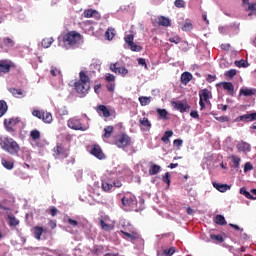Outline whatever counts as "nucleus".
Segmentation results:
<instances>
[{"label":"nucleus","mask_w":256,"mask_h":256,"mask_svg":"<svg viewBox=\"0 0 256 256\" xmlns=\"http://www.w3.org/2000/svg\"><path fill=\"white\" fill-rule=\"evenodd\" d=\"M74 89L78 95L85 97L91 89V78L87 75V71L81 70L79 72V80L74 83Z\"/></svg>","instance_id":"obj_1"},{"label":"nucleus","mask_w":256,"mask_h":256,"mask_svg":"<svg viewBox=\"0 0 256 256\" xmlns=\"http://www.w3.org/2000/svg\"><path fill=\"white\" fill-rule=\"evenodd\" d=\"M0 147L3 151L9 153V155H19V151H21L19 143L9 136L0 137Z\"/></svg>","instance_id":"obj_2"},{"label":"nucleus","mask_w":256,"mask_h":256,"mask_svg":"<svg viewBox=\"0 0 256 256\" xmlns=\"http://www.w3.org/2000/svg\"><path fill=\"white\" fill-rule=\"evenodd\" d=\"M82 39H83V36H81V33L77 31H70L64 34L63 43L66 49H71V47H75V45H79Z\"/></svg>","instance_id":"obj_3"},{"label":"nucleus","mask_w":256,"mask_h":256,"mask_svg":"<svg viewBox=\"0 0 256 256\" xmlns=\"http://www.w3.org/2000/svg\"><path fill=\"white\" fill-rule=\"evenodd\" d=\"M114 145H116L118 149H126V147L133 145V140L127 133H120L115 137Z\"/></svg>","instance_id":"obj_4"},{"label":"nucleus","mask_w":256,"mask_h":256,"mask_svg":"<svg viewBox=\"0 0 256 256\" xmlns=\"http://www.w3.org/2000/svg\"><path fill=\"white\" fill-rule=\"evenodd\" d=\"M124 41L126 45H128L129 49L132 50L133 52L139 53V51L143 50V47L140 45H137L135 41V35L133 33L127 34L124 37Z\"/></svg>","instance_id":"obj_5"},{"label":"nucleus","mask_w":256,"mask_h":256,"mask_svg":"<svg viewBox=\"0 0 256 256\" xmlns=\"http://www.w3.org/2000/svg\"><path fill=\"white\" fill-rule=\"evenodd\" d=\"M53 151L56 159H67L69 157V149L61 143H58Z\"/></svg>","instance_id":"obj_6"},{"label":"nucleus","mask_w":256,"mask_h":256,"mask_svg":"<svg viewBox=\"0 0 256 256\" xmlns=\"http://www.w3.org/2000/svg\"><path fill=\"white\" fill-rule=\"evenodd\" d=\"M21 123V118L16 117V118H10V119H5L4 120V127L8 133H15V126L19 125Z\"/></svg>","instance_id":"obj_7"},{"label":"nucleus","mask_w":256,"mask_h":256,"mask_svg":"<svg viewBox=\"0 0 256 256\" xmlns=\"http://www.w3.org/2000/svg\"><path fill=\"white\" fill-rule=\"evenodd\" d=\"M15 67H17L15 62L9 59L0 60V73H9V71L15 69Z\"/></svg>","instance_id":"obj_8"},{"label":"nucleus","mask_w":256,"mask_h":256,"mask_svg":"<svg viewBox=\"0 0 256 256\" xmlns=\"http://www.w3.org/2000/svg\"><path fill=\"white\" fill-rule=\"evenodd\" d=\"M68 127L74 131H87V127L83 126L80 119L71 118L68 120Z\"/></svg>","instance_id":"obj_9"},{"label":"nucleus","mask_w":256,"mask_h":256,"mask_svg":"<svg viewBox=\"0 0 256 256\" xmlns=\"http://www.w3.org/2000/svg\"><path fill=\"white\" fill-rule=\"evenodd\" d=\"M172 106L176 111H180V113H189V109H191V106L187 101H172Z\"/></svg>","instance_id":"obj_10"},{"label":"nucleus","mask_w":256,"mask_h":256,"mask_svg":"<svg viewBox=\"0 0 256 256\" xmlns=\"http://www.w3.org/2000/svg\"><path fill=\"white\" fill-rule=\"evenodd\" d=\"M110 71L116 73L117 75H121L122 77H126L129 73L127 68L119 65V62L110 64Z\"/></svg>","instance_id":"obj_11"},{"label":"nucleus","mask_w":256,"mask_h":256,"mask_svg":"<svg viewBox=\"0 0 256 256\" xmlns=\"http://www.w3.org/2000/svg\"><path fill=\"white\" fill-rule=\"evenodd\" d=\"M122 205L123 207H125L126 209H131L133 207H135V196L131 195V194H126L122 199Z\"/></svg>","instance_id":"obj_12"},{"label":"nucleus","mask_w":256,"mask_h":256,"mask_svg":"<svg viewBox=\"0 0 256 256\" xmlns=\"http://www.w3.org/2000/svg\"><path fill=\"white\" fill-rule=\"evenodd\" d=\"M83 15L86 19H91V17L96 19V21H99V19H101V14L97 10H93V9L85 10Z\"/></svg>","instance_id":"obj_13"},{"label":"nucleus","mask_w":256,"mask_h":256,"mask_svg":"<svg viewBox=\"0 0 256 256\" xmlns=\"http://www.w3.org/2000/svg\"><path fill=\"white\" fill-rule=\"evenodd\" d=\"M91 154L94 155L97 159H105V154L103 153V150H101V146L94 145L91 149Z\"/></svg>","instance_id":"obj_14"},{"label":"nucleus","mask_w":256,"mask_h":256,"mask_svg":"<svg viewBox=\"0 0 256 256\" xmlns=\"http://www.w3.org/2000/svg\"><path fill=\"white\" fill-rule=\"evenodd\" d=\"M237 150L239 153H249V151H251V144L245 141H240L237 144Z\"/></svg>","instance_id":"obj_15"},{"label":"nucleus","mask_w":256,"mask_h":256,"mask_svg":"<svg viewBox=\"0 0 256 256\" xmlns=\"http://www.w3.org/2000/svg\"><path fill=\"white\" fill-rule=\"evenodd\" d=\"M253 97V95H256V89L255 88H241L239 92V97Z\"/></svg>","instance_id":"obj_16"},{"label":"nucleus","mask_w":256,"mask_h":256,"mask_svg":"<svg viewBox=\"0 0 256 256\" xmlns=\"http://www.w3.org/2000/svg\"><path fill=\"white\" fill-rule=\"evenodd\" d=\"M222 87L232 97H233V95H235V86H233V83H231V82H222Z\"/></svg>","instance_id":"obj_17"},{"label":"nucleus","mask_w":256,"mask_h":256,"mask_svg":"<svg viewBox=\"0 0 256 256\" xmlns=\"http://www.w3.org/2000/svg\"><path fill=\"white\" fill-rule=\"evenodd\" d=\"M213 188L217 189V191H219L220 193H225L226 191H229V189H231V186L227 185V184H219L216 182H213Z\"/></svg>","instance_id":"obj_18"},{"label":"nucleus","mask_w":256,"mask_h":256,"mask_svg":"<svg viewBox=\"0 0 256 256\" xmlns=\"http://www.w3.org/2000/svg\"><path fill=\"white\" fill-rule=\"evenodd\" d=\"M139 123L144 131H150L151 130V121H149V118H140Z\"/></svg>","instance_id":"obj_19"},{"label":"nucleus","mask_w":256,"mask_h":256,"mask_svg":"<svg viewBox=\"0 0 256 256\" xmlns=\"http://www.w3.org/2000/svg\"><path fill=\"white\" fill-rule=\"evenodd\" d=\"M97 113H102L103 117L106 119L111 117V111L107 109V106L105 105H99L96 109Z\"/></svg>","instance_id":"obj_20"},{"label":"nucleus","mask_w":256,"mask_h":256,"mask_svg":"<svg viewBox=\"0 0 256 256\" xmlns=\"http://www.w3.org/2000/svg\"><path fill=\"white\" fill-rule=\"evenodd\" d=\"M159 27H171V20L165 16L158 17Z\"/></svg>","instance_id":"obj_21"},{"label":"nucleus","mask_w":256,"mask_h":256,"mask_svg":"<svg viewBox=\"0 0 256 256\" xmlns=\"http://www.w3.org/2000/svg\"><path fill=\"white\" fill-rule=\"evenodd\" d=\"M244 5H248L246 11H251L249 15H256V3H249V0H242Z\"/></svg>","instance_id":"obj_22"},{"label":"nucleus","mask_w":256,"mask_h":256,"mask_svg":"<svg viewBox=\"0 0 256 256\" xmlns=\"http://www.w3.org/2000/svg\"><path fill=\"white\" fill-rule=\"evenodd\" d=\"M191 79H193V75L191 73L183 72L181 74V83L183 85H187L191 81Z\"/></svg>","instance_id":"obj_23"},{"label":"nucleus","mask_w":256,"mask_h":256,"mask_svg":"<svg viewBox=\"0 0 256 256\" xmlns=\"http://www.w3.org/2000/svg\"><path fill=\"white\" fill-rule=\"evenodd\" d=\"M7 219L9 227H17V225H19V219H17L15 216L9 214Z\"/></svg>","instance_id":"obj_24"},{"label":"nucleus","mask_w":256,"mask_h":256,"mask_svg":"<svg viewBox=\"0 0 256 256\" xmlns=\"http://www.w3.org/2000/svg\"><path fill=\"white\" fill-rule=\"evenodd\" d=\"M33 231H34V237L35 239H37L38 241H41V235H43V227L41 226H35L33 228Z\"/></svg>","instance_id":"obj_25"},{"label":"nucleus","mask_w":256,"mask_h":256,"mask_svg":"<svg viewBox=\"0 0 256 256\" xmlns=\"http://www.w3.org/2000/svg\"><path fill=\"white\" fill-rule=\"evenodd\" d=\"M9 110V106L5 100H0V118L7 113Z\"/></svg>","instance_id":"obj_26"},{"label":"nucleus","mask_w":256,"mask_h":256,"mask_svg":"<svg viewBox=\"0 0 256 256\" xmlns=\"http://www.w3.org/2000/svg\"><path fill=\"white\" fill-rule=\"evenodd\" d=\"M240 121H256V112L251 114L242 115L239 117Z\"/></svg>","instance_id":"obj_27"},{"label":"nucleus","mask_w":256,"mask_h":256,"mask_svg":"<svg viewBox=\"0 0 256 256\" xmlns=\"http://www.w3.org/2000/svg\"><path fill=\"white\" fill-rule=\"evenodd\" d=\"M9 93L13 95V97L21 98L23 97V90L16 88H8Z\"/></svg>","instance_id":"obj_28"},{"label":"nucleus","mask_w":256,"mask_h":256,"mask_svg":"<svg viewBox=\"0 0 256 256\" xmlns=\"http://www.w3.org/2000/svg\"><path fill=\"white\" fill-rule=\"evenodd\" d=\"M53 41H55L53 39V37L50 38H44L41 42V45L44 49H49V47H51V45H53Z\"/></svg>","instance_id":"obj_29"},{"label":"nucleus","mask_w":256,"mask_h":256,"mask_svg":"<svg viewBox=\"0 0 256 256\" xmlns=\"http://www.w3.org/2000/svg\"><path fill=\"white\" fill-rule=\"evenodd\" d=\"M42 121L43 123H52L53 122V115L50 112H43L42 114Z\"/></svg>","instance_id":"obj_30"},{"label":"nucleus","mask_w":256,"mask_h":256,"mask_svg":"<svg viewBox=\"0 0 256 256\" xmlns=\"http://www.w3.org/2000/svg\"><path fill=\"white\" fill-rule=\"evenodd\" d=\"M1 163L5 169L11 170L15 167V163L13 161H8L5 158H2Z\"/></svg>","instance_id":"obj_31"},{"label":"nucleus","mask_w":256,"mask_h":256,"mask_svg":"<svg viewBox=\"0 0 256 256\" xmlns=\"http://www.w3.org/2000/svg\"><path fill=\"white\" fill-rule=\"evenodd\" d=\"M113 131H114L113 126H106L104 128V135H103L104 139H110L111 136L113 135Z\"/></svg>","instance_id":"obj_32"},{"label":"nucleus","mask_w":256,"mask_h":256,"mask_svg":"<svg viewBox=\"0 0 256 256\" xmlns=\"http://www.w3.org/2000/svg\"><path fill=\"white\" fill-rule=\"evenodd\" d=\"M213 221L216 223V225H225L227 223L223 215H216Z\"/></svg>","instance_id":"obj_33"},{"label":"nucleus","mask_w":256,"mask_h":256,"mask_svg":"<svg viewBox=\"0 0 256 256\" xmlns=\"http://www.w3.org/2000/svg\"><path fill=\"white\" fill-rule=\"evenodd\" d=\"M173 137V130H168L164 133V135L161 138V141L167 145V143L170 142L169 138Z\"/></svg>","instance_id":"obj_34"},{"label":"nucleus","mask_w":256,"mask_h":256,"mask_svg":"<svg viewBox=\"0 0 256 256\" xmlns=\"http://www.w3.org/2000/svg\"><path fill=\"white\" fill-rule=\"evenodd\" d=\"M138 101L140 102V105L142 107H146V105H149V103H151V97H147V96H140L138 98Z\"/></svg>","instance_id":"obj_35"},{"label":"nucleus","mask_w":256,"mask_h":256,"mask_svg":"<svg viewBox=\"0 0 256 256\" xmlns=\"http://www.w3.org/2000/svg\"><path fill=\"white\" fill-rule=\"evenodd\" d=\"M161 171V166L153 164L149 168V175H157Z\"/></svg>","instance_id":"obj_36"},{"label":"nucleus","mask_w":256,"mask_h":256,"mask_svg":"<svg viewBox=\"0 0 256 256\" xmlns=\"http://www.w3.org/2000/svg\"><path fill=\"white\" fill-rule=\"evenodd\" d=\"M209 90L208 89H202L200 92H199V97L200 99L206 101V103L209 101Z\"/></svg>","instance_id":"obj_37"},{"label":"nucleus","mask_w":256,"mask_h":256,"mask_svg":"<svg viewBox=\"0 0 256 256\" xmlns=\"http://www.w3.org/2000/svg\"><path fill=\"white\" fill-rule=\"evenodd\" d=\"M156 111H157L160 119H163L164 121H167V119H169V117H167V115H169V113L167 112L166 109L158 108Z\"/></svg>","instance_id":"obj_38"},{"label":"nucleus","mask_w":256,"mask_h":256,"mask_svg":"<svg viewBox=\"0 0 256 256\" xmlns=\"http://www.w3.org/2000/svg\"><path fill=\"white\" fill-rule=\"evenodd\" d=\"M30 137L33 139V141H37L41 139V132H39L37 129H34L30 132Z\"/></svg>","instance_id":"obj_39"},{"label":"nucleus","mask_w":256,"mask_h":256,"mask_svg":"<svg viewBox=\"0 0 256 256\" xmlns=\"http://www.w3.org/2000/svg\"><path fill=\"white\" fill-rule=\"evenodd\" d=\"M105 37L108 39V41H112V39L115 37V30L113 28H108L105 32Z\"/></svg>","instance_id":"obj_40"},{"label":"nucleus","mask_w":256,"mask_h":256,"mask_svg":"<svg viewBox=\"0 0 256 256\" xmlns=\"http://www.w3.org/2000/svg\"><path fill=\"white\" fill-rule=\"evenodd\" d=\"M234 65H235L236 67H239V68H241V67H249V63H247V60H244V59H242V60H236V61L234 62Z\"/></svg>","instance_id":"obj_41"},{"label":"nucleus","mask_w":256,"mask_h":256,"mask_svg":"<svg viewBox=\"0 0 256 256\" xmlns=\"http://www.w3.org/2000/svg\"><path fill=\"white\" fill-rule=\"evenodd\" d=\"M3 43L6 47H14L15 46V41H13V39L6 37L3 38Z\"/></svg>","instance_id":"obj_42"},{"label":"nucleus","mask_w":256,"mask_h":256,"mask_svg":"<svg viewBox=\"0 0 256 256\" xmlns=\"http://www.w3.org/2000/svg\"><path fill=\"white\" fill-rule=\"evenodd\" d=\"M100 227H101V229H103V231H111V229H113V227H111V225L105 223V221L103 219H100Z\"/></svg>","instance_id":"obj_43"},{"label":"nucleus","mask_w":256,"mask_h":256,"mask_svg":"<svg viewBox=\"0 0 256 256\" xmlns=\"http://www.w3.org/2000/svg\"><path fill=\"white\" fill-rule=\"evenodd\" d=\"M210 239H212V241H215V243H223L224 241L223 236L215 234H211Z\"/></svg>","instance_id":"obj_44"},{"label":"nucleus","mask_w":256,"mask_h":256,"mask_svg":"<svg viewBox=\"0 0 256 256\" xmlns=\"http://www.w3.org/2000/svg\"><path fill=\"white\" fill-rule=\"evenodd\" d=\"M240 193L241 195H244L246 197V199H256L255 197H253V195H251V193H249V191H247V189L245 188H241L240 189Z\"/></svg>","instance_id":"obj_45"},{"label":"nucleus","mask_w":256,"mask_h":256,"mask_svg":"<svg viewBox=\"0 0 256 256\" xmlns=\"http://www.w3.org/2000/svg\"><path fill=\"white\" fill-rule=\"evenodd\" d=\"M224 75H225V77H229V79H233V77H235V75H237V70L230 69V70L226 71Z\"/></svg>","instance_id":"obj_46"},{"label":"nucleus","mask_w":256,"mask_h":256,"mask_svg":"<svg viewBox=\"0 0 256 256\" xmlns=\"http://www.w3.org/2000/svg\"><path fill=\"white\" fill-rule=\"evenodd\" d=\"M231 159L234 164V169H239V165L241 163V158H239L237 156H232Z\"/></svg>","instance_id":"obj_47"},{"label":"nucleus","mask_w":256,"mask_h":256,"mask_svg":"<svg viewBox=\"0 0 256 256\" xmlns=\"http://www.w3.org/2000/svg\"><path fill=\"white\" fill-rule=\"evenodd\" d=\"M102 189L106 193L109 192L111 189H113V184H110L108 182H102Z\"/></svg>","instance_id":"obj_48"},{"label":"nucleus","mask_w":256,"mask_h":256,"mask_svg":"<svg viewBox=\"0 0 256 256\" xmlns=\"http://www.w3.org/2000/svg\"><path fill=\"white\" fill-rule=\"evenodd\" d=\"M174 5H175V7H177V9H185V1L184 0H175Z\"/></svg>","instance_id":"obj_49"},{"label":"nucleus","mask_w":256,"mask_h":256,"mask_svg":"<svg viewBox=\"0 0 256 256\" xmlns=\"http://www.w3.org/2000/svg\"><path fill=\"white\" fill-rule=\"evenodd\" d=\"M121 233H123L128 239H131L132 241L137 239V233H128L125 231H121Z\"/></svg>","instance_id":"obj_50"},{"label":"nucleus","mask_w":256,"mask_h":256,"mask_svg":"<svg viewBox=\"0 0 256 256\" xmlns=\"http://www.w3.org/2000/svg\"><path fill=\"white\" fill-rule=\"evenodd\" d=\"M174 253H175V247H171V248L165 249V250L163 251V254H164L165 256H172Z\"/></svg>","instance_id":"obj_51"},{"label":"nucleus","mask_w":256,"mask_h":256,"mask_svg":"<svg viewBox=\"0 0 256 256\" xmlns=\"http://www.w3.org/2000/svg\"><path fill=\"white\" fill-rule=\"evenodd\" d=\"M32 115L33 117H37V119L43 118V112H41V110H33Z\"/></svg>","instance_id":"obj_52"},{"label":"nucleus","mask_w":256,"mask_h":256,"mask_svg":"<svg viewBox=\"0 0 256 256\" xmlns=\"http://www.w3.org/2000/svg\"><path fill=\"white\" fill-rule=\"evenodd\" d=\"M191 29H193V24H191V22H186L182 26V31H191Z\"/></svg>","instance_id":"obj_53"},{"label":"nucleus","mask_w":256,"mask_h":256,"mask_svg":"<svg viewBox=\"0 0 256 256\" xmlns=\"http://www.w3.org/2000/svg\"><path fill=\"white\" fill-rule=\"evenodd\" d=\"M162 181L164 183H167V185H171V179H170V175L169 172H166L165 175L162 178Z\"/></svg>","instance_id":"obj_54"},{"label":"nucleus","mask_w":256,"mask_h":256,"mask_svg":"<svg viewBox=\"0 0 256 256\" xmlns=\"http://www.w3.org/2000/svg\"><path fill=\"white\" fill-rule=\"evenodd\" d=\"M66 222L68 225H71V227H77V225H79L77 220H73L71 218H67Z\"/></svg>","instance_id":"obj_55"},{"label":"nucleus","mask_w":256,"mask_h":256,"mask_svg":"<svg viewBox=\"0 0 256 256\" xmlns=\"http://www.w3.org/2000/svg\"><path fill=\"white\" fill-rule=\"evenodd\" d=\"M247 171H253V164L250 162L244 164V173H247Z\"/></svg>","instance_id":"obj_56"},{"label":"nucleus","mask_w":256,"mask_h":256,"mask_svg":"<svg viewBox=\"0 0 256 256\" xmlns=\"http://www.w3.org/2000/svg\"><path fill=\"white\" fill-rule=\"evenodd\" d=\"M105 79L108 83H113V81H115V75L111 73H107Z\"/></svg>","instance_id":"obj_57"},{"label":"nucleus","mask_w":256,"mask_h":256,"mask_svg":"<svg viewBox=\"0 0 256 256\" xmlns=\"http://www.w3.org/2000/svg\"><path fill=\"white\" fill-rule=\"evenodd\" d=\"M216 121H220V123H228V121H229V116H220V117H216Z\"/></svg>","instance_id":"obj_58"},{"label":"nucleus","mask_w":256,"mask_h":256,"mask_svg":"<svg viewBox=\"0 0 256 256\" xmlns=\"http://www.w3.org/2000/svg\"><path fill=\"white\" fill-rule=\"evenodd\" d=\"M169 41L170 43H175L176 45H178V43L181 42V38H179V36H174V37H170Z\"/></svg>","instance_id":"obj_59"},{"label":"nucleus","mask_w":256,"mask_h":256,"mask_svg":"<svg viewBox=\"0 0 256 256\" xmlns=\"http://www.w3.org/2000/svg\"><path fill=\"white\" fill-rule=\"evenodd\" d=\"M138 65H141V66L144 67L145 69H148V67H147V62L145 61L144 58H138Z\"/></svg>","instance_id":"obj_60"},{"label":"nucleus","mask_w":256,"mask_h":256,"mask_svg":"<svg viewBox=\"0 0 256 256\" xmlns=\"http://www.w3.org/2000/svg\"><path fill=\"white\" fill-rule=\"evenodd\" d=\"M107 91H109V93H113V91H115V83H109L106 85Z\"/></svg>","instance_id":"obj_61"},{"label":"nucleus","mask_w":256,"mask_h":256,"mask_svg":"<svg viewBox=\"0 0 256 256\" xmlns=\"http://www.w3.org/2000/svg\"><path fill=\"white\" fill-rule=\"evenodd\" d=\"M173 145H174V147H181V145H183V140H181V139H175V140L173 141Z\"/></svg>","instance_id":"obj_62"},{"label":"nucleus","mask_w":256,"mask_h":256,"mask_svg":"<svg viewBox=\"0 0 256 256\" xmlns=\"http://www.w3.org/2000/svg\"><path fill=\"white\" fill-rule=\"evenodd\" d=\"M190 117H192V119H199V112L192 110L190 112Z\"/></svg>","instance_id":"obj_63"},{"label":"nucleus","mask_w":256,"mask_h":256,"mask_svg":"<svg viewBox=\"0 0 256 256\" xmlns=\"http://www.w3.org/2000/svg\"><path fill=\"white\" fill-rule=\"evenodd\" d=\"M57 213H59V210H57L55 207L50 208V215L52 217H55L57 215Z\"/></svg>","instance_id":"obj_64"}]
</instances>
